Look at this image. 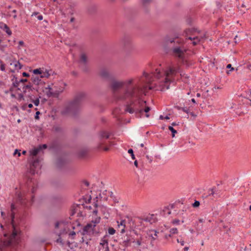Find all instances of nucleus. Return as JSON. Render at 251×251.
Here are the masks:
<instances>
[{
    "instance_id": "10",
    "label": "nucleus",
    "mask_w": 251,
    "mask_h": 251,
    "mask_svg": "<svg viewBox=\"0 0 251 251\" xmlns=\"http://www.w3.org/2000/svg\"><path fill=\"white\" fill-rule=\"evenodd\" d=\"M159 232L155 230H151L148 233V236L151 239V244H153V242L157 239Z\"/></svg>"
},
{
    "instance_id": "21",
    "label": "nucleus",
    "mask_w": 251,
    "mask_h": 251,
    "mask_svg": "<svg viewBox=\"0 0 251 251\" xmlns=\"http://www.w3.org/2000/svg\"><path fill=\"white\" fill-rule=\"evenodd\" d=\"M41 150V146H39L37 148H34L30 151V154L33 156H36L38 152Z\"/></svg>"
},
{
    "instance_id": "22",
    "label": "nucleus",
    "mask_w": 251,
    "mask_h": 251,
    "mask_svg": "<svg viewBox=\"0 0 251 251\" xmlns=\"http://www.w3.org/2000/svg\"><path fill=\"white\" fill-rule=\"evenodd\" d=\"M100 137L101 139H108L110 136V134L105 131H102L100 133Z\"/></svg>"
},
{
    "instance_id": "48",
    "label": "nucleus",
    "mask_w": 251,
    "mask_h": 251,
    "mask_svg": "<svg viewBox=\"0 0 251 251\" xmlns=\"http://www.w3.org/2000/svg\"><path fill=\"white\" fill-rule=\"evenodd\" d=\"M22 75L24 77H28L29 76V74L26 72H23Z\"/></svg>"
},
{
    "instance_id": "15",
    "label": "nucleus",
    "mask_w": 251,
    "mask_h": 251,
    "mask_svg": "<svg viewBox=\"0 0 251 251\" xmlns=\"http://www.w3.org/2000/svg\"><path fill=\"white\" fill-rule=\"evenodd\" d=\"M126 236L127 235L126 234ZM131 239L130 237L127 236L126 239H125L122 242V245L125 247V248H127L131 246Z\"/></svg>"
},
{
    "instance_id": "4",
    "label": "nucleus",
    "mask_w": 251,
    "mask_h": 251,
    "mask_svg": "<svg viewBox=\"0 0 251 251\" xmlns=\"http://www.w3.org/2000/svg\"><path fill=\"white\" fill-rule=\"evenodd\" d=\"M176 38H177L176 41L173 40L166 39L167 42L172 43L174 42V45L172 47V54L181 60L184 63L185 61V53L188 50L189 48L187 44L182 39H178V35L176 36Z\"/></svg>"
},
{
    "instance_id": "2",
    "label": "nucleus",
    "mask_w": 251,
    "mask_h": 251,
    "mask_svg": "<svg viewBox=\"0 0 251 251\" xmlns=\"http://www.w3.org/2000/svg\"><path fill=\"white\" fill-rule=\"evenodd\" d=\"M145 80H141V84L136 83L134 86L131 85L133 84V79H129L126 81H113L111 85V88L115 92L118 89L122 88L124 86L126 88L125 93L122 96H119L117 94H115V98L118 100H130L133 98L136 93L138 92L139 90L142 87L141 85L145 82Z\"/></svg>"
},
{
    "instance_id": "1",
    "label": "nucleus",
    "mask_w": 251,
    "mask_h": 251,
    "mask_svg": "<svg viewBox=\"0 0 251 251\" xmlns=\"http://www.w3.org/2000/svg\"><path fill=\"white\" fill-rule=\"evenodd\" d=\"M180 72V68L177 65L167 67L166 69L156 68L155 71L150 73H143L146 79V83L132 98L129 103H127L125 111L130 114H142L146 113V117L148 118V112L151 107L147 106L146 100H142V96L146 95L148 90L164 91L170 88V85L175 80V76Z\"/></svg>"
},
{
    "instance_id": "33",
    "label": "nucleus",
    "mask_w": 251,
    "mask_h": 251,
    "mask_svg": "<svg viewBox=\"0 0 251 251\" xmlns=\"http://www.w3.org/2000/svg\"><path fill=\"white\" fill-rule=\"evenodd\" d=\"M0 70H1L2 72H5V65L3 63L2 60H0Z\"/></svg>"
},
{
    "instance_id": "34",
    "label": "nucleus",
    "mask_w": 251,
    "mask_h": 251,
    "mask_svg": "<svg viewBox=\"0 0 251 251\" xmlns=\"http://www.w3.org/2000/svg\"><path fill=\"white\" fill-rule=\"evenodd\" d=\"M99 251H109L108 246L104 247H100Z\"/></svg>"
},
{
    "instance_id": "19",
    "label": "nucleus",
    "mask_w": 251,
    "mask_h": 251,
    "mask_svg": "<svg viewBox=\"0 0 251 251\" xmlns=\"http://www.w3.org/2000/svg\"><path fill=\"white\" fill-rule=\"evenodd\" d=\"M31 81L34 84L38 85L41 83V79L40 77H39L37 76L32 75L31 77Z\"/></svg>"
},
{
    "instance_id": "62",
    "label": "nucleus",
    "mask_w": 251,
    "mask_h": 251,
    "mask_svg": "<svg viewBox=\"0 0 251 251\" xmlns=\"http://www.w3.org/2000/svg\"><path fill=\"white\" fill-rule=\"evenodd\" d=\"M27 106L29 108H31L33 107V105L31 103L28 104Z\"/></svg>"
},
{
    "instance_id": "41",
    "label": "nucleus",
    "mask_w": 251,
    "mask_h": 251,
    "mask_svg": "<svg viewBox=\"0 0 251 251\" xmlns=\"http://www.w3.org/2000/svg\"><path fill=\"white\" fill-rule=\"evenodd\" d=\"M200 205V203L198 201H195L192 204V205L194 207H199Z\"/></svg>"
},
{
    "instance_id": "57",
    "label": "nucleus",
    "mask_w": 251,
    "mask_h": 251,
    "mask_svg": "<svg viewBox=\"0 0 251 251\" xmlns=\"http://www.w3.org/2000/svg\"><path fill=\"white\" fill-rule=\"evenodd\" d=\"M103 150L104 151H108L109 150V147H104V148H103Z\"/></svg>"
},
{
    "instance_id": "6",
    "label": "nucleus",
    "mask_w": 251,
    "mask_h": 251,
    "mask_svg": "<svg viewBox=\"0 0 251 251\" xmlns=\"http://www.w3.org/2000/svg\"><path fill=\"white\" fill-rule=\"evenodd\" d=\"M80 233L82 235L81 241L88 245L89 242L91 240L92 236L98 234L99 231L95 227L94 225H92L89 223L83 227L80 231Z\"/></svg>"
},
{
    "instance_id": "8",
    "label": "nucleus",
    "mask_w": 251,
    "mask_h": 251,
    "mask_svg": "<svg viewBox=\"0 0 251 251\" xmlns=\"http://www.w3.org/2000/svg\"><path fill=\"white\" fill-rule=\"evenodd\" d=\"M65 86L66 84L65 83L61 82L59 89L54 90L53 88H51L50 85H48L45 88L46 95L48 97L58 96L64 91Z\"/></svg>"
},
{
    "instance_id": "51",
    "label": "nucleus",
    "mask_w": 251,
    "mask_h": 251,
    "mask_svg": "<svg viewBox=\"0 0 251 251\" xmlns=\"http://www.w3.org/2000/svg\"><path fill=\"white\" fill-rule=\"evenodd\" d=\"M199 222L200 223H203L205 222V220L203 218H200L199 219Z\"/></svg>"
},
{
    "instance_id": "54",
    "label": "nucleus",
    "mask_w": 251,
    "mask_h": 251,
    "mask_svg": "<svg viewBox=\"0 0 251 251\" xmlns=\"http://www.w3.org/2000/svg\"><path fill=\"white\" fill-rule=\"evenodd\" d=\"M19 46H23L24 45V42L23 41H20L19 42Z\"/></svg>"
},
{
    "instance_id": "43",
    "label": "nucleus",
    "mask_w": 251,
    "mask_h": 251,
    "mask_svg": "<svg viewBox=\"0 0 251 251\" xmlns=\"http://www.w3.org/2000/svg\"><path fill=\"white\" fill-rule=\"evenodd\" d=\"M151 1V0H142V2L143 4L144 5L150 3Z\"/></svg>"
},
{
    "instance_id": "61",
    "label": "nucleus",
    "mask_w": 251,
    "mask_h": 251,
    "mask_svg": "<svg viewBox=\"0 0 251 251\" xmlns=\"http://www.w3.org/2000/svg\"><path fill=\"white\" fill-rule=\"evenodd\" d=\"M191 101L193 103H195V104H196V101L195 100V99H191Z\"/></svg>"
},
{
    "instance_id": "13",
    "label": "nucleus",
    "mask_w": 251,
    "mask_h": 251,
    "mask_svg": "<svg viewBox=\"0 0 251 251\" xmlns=\"http://www.w3.org/2000/svg\"><path fill=\"white\" fill-rule=\"evenodd\" d=\"M174 208V205L171 204L168 206L164 207L162 211V214L164 216L169 215L171 214V209Z\"/></svg>"
},
{
    "instance_id": "58",
    "label": "nucleus",
    "mask_w": 251,
    "mask_h": 251,
    "mask_svg": "<svg viewBox=\"0 0 251 251\" xmlns=\"http://www.w3.org/2000/svg\"><path fill=\"white\" fill-rule=\"evenodd\" d=\"M178 125L177 124H176V122H173L172 123V126H177Z\"/></svg>"
},
{
    "instance_id": "53",
    "label": "nucleus",
    "mask_w": 251,
    "mask_h": 251,
    "mask_svg": "<svg viewBox=\"0 0 251 251\" xmlns=\"http://www.w3.org/2000/svg\"><path fill=\"white\" fill-rule=\"evenodd\" d=\"M40 146H41V150L42 149H46L47 148V145L46 144H43Z\"/></svg>"
},
{
    "instance_id": "32",
    "label": "nucleus",
    "mask_w": 251,
    "mask_h": 251,
    "mask_svg": "<svg viewBox=\"0 0 251 251\" xmlns=\"http://www.w3.org/2000/svg\"><path fill=\"white\" fill-rule=\"evenodd\" d=\"M32 88V85L29 84H27L26 85H24L23 87V89L24 92H25L26 89H28L29 90L31 91Z\"/></svg>"
},
{
    "instance_id": "26",
    "label": "nucleus",
    "mask_w": 251,
    "mask_h": 251,
    "mask_svg": "<svg viewBox=\"0 0 251 251\" xmlns=\"http://www.w3.org/2000/svg\"><path fill=\"white\" fill-rule=\"evenodd\" d=\"M37 16V18L39 21H41L43 19V16L41 14L39 15V13L37 12H33L32 13V14L31 15V16Z\"/></svg>"
},
{
    "instance_id": "38",
    "label": "nucleus",
    "mask_w": 251,
    "mask_h": 251,
    "mask_svg": "<svg viewBox=\"0 0 251 251\" xmlns=\"http://www.w3.org/2000/svg\"><path fill=\"white\" fill-rule=\"evenodd\" d=\"M56 242L57 243H59L62 245H63L64 244L61 237H60V235H59V238L57 239H56Z\"/></svg>"
},
{
    "instance_id": "45",
    "label": "nucleus",
    "mask_w": 251,
    "mask_h": 251,
    "mask_svg": "<svg viewBox=\"0 0 251 251\" xmlns=\"http://www.w3.org/2000/svg\"><path fill=\"white\" fill-rule=\"evenodd\" d=\"M210 193L209 194V196H212L214 197L215 192L214 191V189H211L209 190Z\"/></svg>"
},
{
    "instance_id": "56",
    "label": "nucleus",
    "mask_w": 251,
    "mask_h": 251,
    "mask_svg": "<svg viewBox=\"0 0 251 251\" xmlns=\"http://www.w3.org/2000/svg\"><path fill=\"white\" fill-rule=\"evenodd\" d=\"M134 165L138 168V161L137 160H135L134 162Z\"/></svg>"
},
{
    "instance_id": "60",
    "label": "nucleus",
    "mask_w": 251,
    "mask_h": 251,
    "mask_svg": "<svg viewBox=\"0 0 251 251\" xmlns=\"http://www.w3.org/2000/svg\"><path fill=\"white\" fill-rule=\"evenodd\" d=\"M84 184H85V185L86 186H88L89 185V182H88V181H85L84 182Z\"/></svg>"
},
{
    "instance_id": "17",
    "label": "nucleus",
    "mask_w": 251,
    "mask_h": 251,
    "mask_svg": "<svg viewBox=\"0 0 251 251\" xmlns=\"http://www.w3.org/2000/svg\"><path fill=\"white\" fill-rule=\"evenodd\" d=\"M11 80L12 81V86L15 88H18V89L20 90V89L18 88L20 83L19 79H18L17 77L14 75Z\"/></svg>"
},
{
    "instance_id": "36",
    "label": "nucleus",
    "mask_w": 251,
    "mask_h": 251,
    "mask_svg": "<svg viewBox=\"0 0 251 251\" xmlns=\"http://www.w3.org/2000/svg\"><path fill=\"white\" fill-rule=\"evenodd\" d=\"M128 153H129L130 154L132 159H135V155L134 154L133 151L132 149H129L128 150Z\"/></svg>"
},
{
    "instance_id": "31",
    "label": "nucleus",
    "mask_w": 251,
    "mask_h": 251,
    "mask_svg": "<svg viewBox=\"0 0 251 251\" xmlns=\"http://www.w3.org/2000/svg\"><path fill=\"white\" fill-rule=\"evenodd\" d=\"M177 109L178 110H182V111L186 113L187 114H188L189 112V108H188L187 107H178Z\"/></svg>"
},
{
    "instance_id": "44",
    "label": "nucleus",
    "mask_w": 251,
    "mask_h": 251,
    "mask_svg": "<svg viewBox=\"0 0 251 251\" xmlns=\"http://www.w3.org/2000/svg\"><path fill=\"white\" fill-rule=\"evenodd\" d=\"M177 242L179 243L181 246H184V241L181 239H177Z\"/></svg>"
},
{
    "instance_id": "24",
    "label": "nucleus",
    "mask_w": 251,
    "mask_h": 251,
    "mask_svg": "<svg viewBox=\"0 0 251 251\" xmlns=\"http://www.w3.org/2000/svg\"><path fill=\"white\" fill-rule=\"evenodd\" d=\"M142 240H143L142 239V235H140V236H139V238H138L136 240V242L135 243V247H138L140 246H141V244H142Z\"/></svg>"
},
{
    "instance_id": "40",
    "label": "nucleus",
    "mask_w": 251,
    "mask_h": 251,
    "mask_svg": "<svg viewBox=\"0 0 251 251\" xmlns=\"http://www.w3.org/2000/svg\"><path fill=\"white\" fill-rule=\"evenodd\" d=\"M169 119H170L169 115H166L165 116H164L161 115L159 116V119L160 120H164V119L169 120Z\"/></svg>"
},
{
    "instance_id": "27",
    "label": "nucleus",
    "mask_w": 251,
    "mask_h": 251,
    "mask_svg": "<svg viewBox=\"0 0 251 251\" xmlns=\"http://www.w3.org/2000/svg\"><path fill=\"white\" fill-rule=\"evenodd\" d=\"M65 161L62 158L58 159L57 161V165L59 167H61L64 163Z\"/></svg>"
},
{
    "instance_id": "49",
    "label": "nucleus",
    "mask_w": 251,
    "mask_h": 251,
    "mask_svg": "<svg viewBox=\"0 0 251 251\" xmlns=\"http://www.w3.org/2000/svg\"><path fill=\"white\" fill-rule=\"evenodd\" d=\"M37 189V188L35 186H33L32 188V190H31V192L32 194H34L35 193V192L36 191Z\"/></svg>"
},
{
    "instance_id": "18",
    "label": "nucleus",
    "mask_w": 251,
    "mask_h": 251,
    "mask_svg": "<svg viewBox=\"0 0 251 251\" xmlns=\"http://www.w3.org/2000/svg\"><path fill=\"white\" fill-rule=\"evenodd\" d=\"M10 65H13L14 66V67H15V70H17V71H19L22 67V65L20 63V62L19 61H17L16 60H14L12 62V63H10Z\"/></svg>"
},
{
    "instance_id": "9",
    "label": "nucleus",
    "mask_w": 251,
    "mask_h": 251,
    "mask_svg": "<svg viewBox=\"0 0 251 251\" xmlns=\"http://www.w3.org/2000/svg\"><path fill=\"white\" fill-rule=\"evenodd\" d=\"M41 159L39 158H34L30 163L31 172L33 174L38 173L39 170L41 169V166L40 164Z\"/></svg>"
},
{
    "instance_id": "55",
    "label": "nucleus",
    "mask_w": 251,
    "mask_h": 251,
    "mask_svg": "<svg viewBox=\"0 0 251 251\" xmlns=\"http://www.w3.org/2000/svg\"><path fill=\"white\" fill-rule=\"evenodd\" d=\"M59 223L58 222H56L55 224V228H57L59 227Z\"/></svg>"
},
{
    "instance_id": "28",
    "label": "nucleus",
    "mask_w": 251,
    "mask_h": 251,
    "mask_svg": "<svg viewBox=\"0 0 251 251\" xmlns=\"http://www.w3.org/2000/svg\"><path fill=\"white\" fill-rule=\"evenodd\" d=\"M100 222V218H96L94 221H92L90 223H89L92 225H95V227L96 228L97 224H99Z\"/></svg>"
},
{
    "instance_id": "3",
    "label": "nucleus",
    "mask_w": 251,
    "mask_h": 251,
    "mask_svg": "<svg viewBox=\"0 0 251 251\" xmlns=\"http://www.w3.org/2000/svg\"><path fill=\"white\" fill-rule=\"evenodd\" d=\"M34 196H32L31 199L30 201L27 200V197L25 196L21 193H16V201L15 203H12L11 204V224L13 227V231L11 235V240L14 239L17 236L18 233L16 230L14 226V219L15 211L18 207L20 208H27L33 202Z\"/></svg>"
},
{
    "instance_id": "14",
    "label": "nucleus",
    "mask_w": 251,
    "mask_h": 251,
    "mask_svg": "<svg viewBox=\"0 0 251 251\" xmlns=\"http://www.w3.org/2000/svg\"><path fill=\"white\" fill-rule=\"evenodd\" d=\"M118 226L120 228L122 227V229L121 230L120 233L121 234H123L125 232V227H126V221L125 220H122L120 222L117 221Z\"/></svg>"
},
{
    "instance_id": "39",
    "label": "nucleus",
    "mask_w": 251,
    "mask_h": 251,
    "mask_svg": "<svg viewBox=\"0 0 251 251\" xmlns=\"http://www.w3.org/2000/svg\"><path fill=\"white\" fill-rule=\"evenodd\" d=\"M170 232L171 234H176L177 233V229L176 227L170 229Z\"/></svg>"
},
{
    "instance_id": "35",
    "label": "nucleus",
    "mask_w": 251,
    "mask_h": 251,
    "mask_svg": "<svg viewBox=\"0 0 251 251\" xmlns=\"http://www.w3.org/2000/svg\"><path fill=\"white\" fill-rule=\"evenodd\" d=\"M171 223L174 225H178L180 223V221L178 219H176L173 220L171 222Z\"/></svg>"
},
{
    "instance_id": "16",
    "label": "nucleus",
    "mask_w": 251,
    "mask_h": 251,
    "mask_svg": "<svg viewBox=\"0 0 251 251\" xmlns=\"http://www.w3.org/2000/svg\"><path fill=\"white\" fill-rule=\"evenodd\" d=\"M100 247H104L108 246V235H104L100 240Z\"/></svg>"
},
{
    "instance_id": "30",
    "label": "nucleus",
    "mask_w": 251,
    "mask_h": 251,
    "mask_svg": "<svg viewBox=\"0 0 251 251\" xmlns=\"http://www.w3.org/2000/svg\"><path fill=\"white\" fill-rule=\"evenodd\" d=\"M168 128L172 132V137H174L175 136V134L177 132L176 130L175 129H174L172 126H169Z\"/></svg>"
},
{
    "instance_id": "46",
    "label": "nucleus",
    "mask_w": 251,
    "mask_h": 251,
    "mask_svg": "<svg viewBox=\"0 0 251 251\" xmlns=\"http://www.w3.org/2000/svg\"><path fill=\"white\" fill-rule=\"evenodd\" d=\"M40 114V112L39 111H37L35 113V119H38L39 118V115Z\"/></svg>"
},
{
    "instance_id": "25",
    "label": "nucleus",
    "mask_w": 251,
    "mask_h": 251,
    "mask_svg": "<svg viewBox=\"0 0 251 251\" xmlns=\"http://www.w3.org/2000/svg\"><path fill=\"white\" fill-rule=\"evenodd\" d=\"M115 232H116V230L112 227H109L108 228L107 232V233L110 235H114L115 233Z\"/></svg>"
},
{
    "instance_id": "47",
    "label": "nucleus",
    "mask_w": 251,
    "mask_h": 251,
    "mask_svg": "<svg viewBox=\"0 0 251 251\" xmlns=\"http://www.w3.org/2000/svg\"><path fill=\"white\" fill-rule=\"evenodd\" d=\"M226 68H228V69H230V71H233L234 70V68L233 67H232L231 64H228L227 65Z\"/></svg>"
},
{
    "instance_id": "64",
    "label": "nucleus",
    "mask_w": 251,
    "mask_h": 251,
    "mask_svg": "<svg viewBox=\"0 0 251 251\" xmlns=\"http://www.w3.org/2000/svg\"><path fill=\"white\" fill-rule=\"evenodd\" d=\"M196 96H197V97H201V94H200V93H198L197 94V95H196Z\"/></svg>"
},
{
    "instance_id": "37",
    "label": "nucleus",
    "mask_w": 251,
    "mask_h": 251,
    "mask_svg": "<svg viewBox=\"0 0 251 251\" xmlns=\"http://www.w3.org/2000/svg\"><path fill=\"white\" fill-rule=\"evenodd\" d=\"M32 102L34 104L35 106H38L40 103L39 98H37L35 100H33Z\"/></svg>"
},
{
    "instance_id": "7",
    "label": "nucleus",
    "mask_w": 251,
    "mask_h": 251,
    "mask_svg": "<svg viewBox=\"0 0 251 251\" xmlns=\"http://www.w3.org/2000/svg\"><path fill=\"white\" fill-rule=\"evenodd\" d=\"M194 32V29H187L184 31V35L186 37L185 41L186 43L187 40H190L192 41V43L193 45L195 46L198 44V43L200 42L201 38L197 36H194L193 34Z\"/></svg>"
},
{
    "instance_id": "12",
    "label": "nucleus",
    "mask_w": 251,
    "mask_h": 251,
    "mask_svg": "<svg viewBox=\"0 0 251 251\" xmlns=\"http://www.w3.org/2000/svg\"><path fill=\"white\" fill-rule=\"evenodd\" d=\"M0 28L5 31L9 36L12 35V31L6 24L0 22Z\"/></svg>"
},
{
    "instance_id": "11",
    "label": "nucleus",
    "mask_w": 251,
    "mask_h": 251,
    "mask_svg": "<svg viewBox=\"0 0 251 251\" xmlns=\"http://www.w3.org/2000/svg\"><path fill=\"white\" fill-rule=\"evenodd\" d=\"M42 74L40 75V78H48L50 75H53L54 72H53L51 70H48V69H44V68H42Z\"/></svg>"
},
{
    "instance_id": "59",
    "label": "nucleus",
    "mask_w": 251,
    "mask_h": 251,
    "mask_svg": "<svg viewBox=\"0 0 251 251\" xmlns=\"http://www.w3.org/2000/svg\"><path fill=\"white\" fill-rule=\"evenodd\" d=\"M188 249H189V247H184V248L183 249V250H184V251H188Z\"/></svg>"
},
{
    "instance_id": "5",
    "label": "nucleus",
    "mask_w": 251,
    "mask_h": 251,
    "mask_svg": "<svg viewBox=\"0 0 251 251\" xmlns=\"http://www.w3.org/2000/svg\"><path fill=\"white\" fill-rule=\"evenodd\" d=\"M84 93H79L75 97L74 100L70 102L69 105L65 109L62 111L61 113L63 115L67 114L70 112H75L80 107L82 101L85 97Z\"/></svg>"
},
{
    "instance_id": "52",
    "label": "nucleus",
    "mask_w": 251,
    "mask_h": 251,
    "mask_svg": "<svg viewBox=\"0 0 251 251\" xmlns=\"http://www.w3.org/2000/svg\"><path fill=\"white\" fill-rule=\"evenodd\" d=\"M75 235V231H72L69 233L70 236H73Z\"/></svg>"
},
{
    "instance_id": "20",
    "label": "nucleus",
    "mask_w": 251,
    "mask_h": 251,
    "mask_svg": "<svg viewBox=\"0 0 251 251\" xmlns=\"http://www.w3.org/2000/svg\"><path fill=\"white\" fill-rule=\"evenodd\" d=\"M100 76L103 78H109L110 75L108 72L105 69H102L100 72Z\"/></svg>"
},
{
    "instance_id": "29",
    "label": "nucleus",
    "mask_w": 251,
    "mask_h": 251,
    "mask_svg": "<svg viewBox=\"0 0 251 251\" xmlns=\"http://www.w3.org/2000/svg\"><path fill=\"white\" fill-rule=\"evenodd\" d=\"M33 73L35 75H41V74H42V73H43L42 69L39 68V69H34L33 71Z\"/></svg>"
},
{
    "instance_id": "63",
    "label": "nucleus",
    "mask_w": 251,
    "mask_h": 251,
    "mask_svg": "<svg viewBox=\"0 0 251 251\" xmlns=\"http://www.w3.org/2000/svg\"><path fill=\"white\" fill-rule=\"evenodd\" d=\"M131 243H135L136 240L132 238H131Z\"/></svg>"
},
{
    "instance_id": "50",
    "label": "nucleus",
    "mask_w": 251,
    "mask_h": 251,
    "mask_svg": "<svg viewBox=\"0 0 251 251\" xmlns=\"http://www.w3.org/2000/svg\"><path fill=\"white\" fill-rule=\"evenodd\" d=\"M19 81L20 82H27V79L22 78V79H19Z\"/></svg>"
},
{
    "instance_id": "23",
    "label": "nucleus",
    "mask_w": 251,
    "mask_h": 251,
    "mask_svg": "<svg viewBox=\"0 0 251 251\" xmlns=\"http://www.w3.org/2000/svg\"><path fill=\"white\" fill-rule=\"evenodd\" d=\"M80 62L84 65L87 63V56L84 53H82L80 55Z\"/></svg>"
},
{
    "instance_id": "42",
    "label": "nucleus",
    "mask_w": 251,
    "mask_h": 251,
    "mask_svg": "<svg viewBox=\"0 0 251 251\" xmlns=\"http://www.w3.org/2000/svg\"><path fill=\"white\" fill-rule=\"evenodd\" d=\"M16 154L18 155V156L19 157L21 156V152H20V150H18V149H16L14 151V155H16Z\"/></svg>"
}]
</instances>
